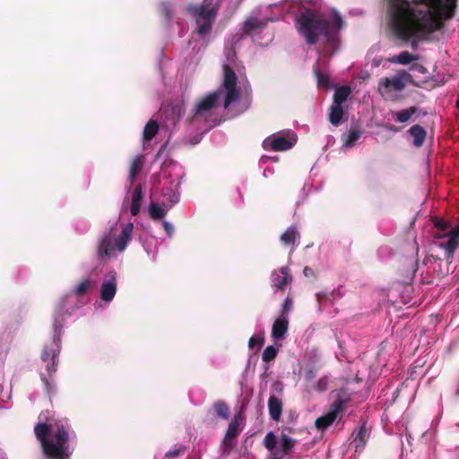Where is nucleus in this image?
Listing matches in <instances>:
<instances>
[{
    "mask_svg": "<svg viewBox=\"0 0 459 459\" xmlns=\"http://www.w3.org/2000/svg\"><path fill=\"white\" fill-rule=\"evenodd\" d=\"M310 4L301 0H284L270 4L264 11V18L251 17L246 22L245 30L254 37L268 22L277 21L288 13L297 17L298 30L306 42L318 45L320 55L331 56L340 48V32L346 23L336 9L322 14Z\"/></svg>",
    "mask_w": 459,
    "mask_h": 459,
    "instance_id": "f257e3e1",
    "label": "nucleus"
},
{
    "mask_svg": "<svg viewBox=\"0 0 459 459\" xmlns=\"http://www.w3.org/2000/svg\"><path fill=\"white\" fill-rule=\"evenodd\" d=\"M388 22L403 40L425 39L454 16L457 0H387Z\"/></svg>",
    "mask_w": 459,
    "mask_h": 459,
    "instance_id": "f03ea898",
    "label": "nucleus"
},
{
    "mask_svg": "<svg viewBox=\"0 0 459 459\" xmlns=\"http://www.w3.org/2000/svg\"><path fill=\"white\" fill-rule=\"evenodd\" d=\"M224 56L222 87L201 99L193 110L190 124L203 132L213 126L210 123L211 117L221 97L223 108L235 114L243 113L251 103L250 84L243 74L244 67L238 63L235 50L226 47Z\"/></svg>",
    "mask_w": 459,
    "mask_h": 459,
    "instance_id": "7ed1b4c3",
    "label": "nucleus"
},
{
    "mask_svg": "<svg viewBox=\"0 0 459 459\" xmlns=\"http://www.w3.org/2000/svg\"><path fill=\"white\" fill-rule=\"evenodd\" d=\"M71 427L66 419L39 422L34 432L44 455L49 459H69L74 448L69 445Z\"/></svg>",
    "mask_w": 459,
    "mask_h": 459,
    "instance_id": "20e7f679",
    "label": "nucleus"
},
{
    "mask_svg": "<svg viewBox=\"0 0 459 459\" xmlns=\"http://www.w3.org/2000/svg\"><path fill=\"white\" fill-rule=\"evenodd\" d=\"M134 224L126 222L119 228L117 222L104 232L100 238L97 255L100 260H110L122 254L128 247L134 232Z\"/></svg>",
    "mask_w": 459,
    "mask_h": 459,
    "instance_id": "39448f33",
    "label": "nucleus"
},
{
    "mask_svg": "<svg viewBox=\"0 0 459 459\" xmlns=\"http://www.w3.org/2000/svg\"><path fill=\"white\" fill-rule=\"evenodd\" d=\"M64 305L62 304L54 315L53 332L54 336L51 342L46 344L41 353V359L46 363V370L49 377H52L57 369V358L60 352L61 346V322L62 311Z\"/></svg>",
    "mask_w": 459,
    "mask_h": 459,
    "instance_id": "423d86ee",
    "label": "nucleus"
},
{
    "mask_svg": "<svg viewBox=\"0 0 459 459\" xmlns=\"http://www.w3.org/2000/svg\"><path fill=\"white\" fill-rule=\"evenodd\" d=\"M207 1L204 0L200 4H189L186 7V10L195 21V32L202 39H205L210 35L218 12V6L212 5Z\"/></svg>",
    "mask_w": 459,
    "mask_h": 459,
    "instance_id": "0eeeda50",
    "label": "nucleus"
},
{
    "mask_svg": "<svg viewBox=\"0 0 459 459\" xmlns=\"http://www.w3.org/2000/svg\"><path fill=\"white\" fill-rule=\"evenodd\" d=\"M434 225L437 229L434 235L435 245L445 250L446 259L449 261L459 246V225L448 230L449 223L438 218H435Z\"/></svg>",
    "mask_w": 459,
    "mask_h": 459,
    "instance_id": "6e6552de",
    "label": "nucleus"
},
{
    "mask_svg": "<svg viewBox=\"0 0 459 459\" xmlns=\"http://www.w3.org/2000/svg\"><path fill=\"white\" fill-rule=\"evenodd\" d=\"M408 80L409 74L404 71L382 77L378 81L377 91L385 100H397L405 89Z\"/></svg>",
    "mask_w": 459,
    "mask_h": 459,
    "instance_id": "1a4fd4ad",
    "label": "nucleus"
},
{
    "mask_svg": "<svg viewBox=\"0 0 459 459\" xmlns=\"http://www.w3.org/2000/svg\"><path fill=\"white\" fill-rule=\"evenodd\" d=\"M296 142V134L288 130L273 134L265 138L263 142V147L267 151L282 152L292 148Z\"/></svg>",
    "mask_w": 459,
    "mask_h": 459,
    "instance_id": "9d476101",
    "label": "nucleus"
},
{
    "mask_svg": "<svg viewBox=\"0 0 459 459\" xmlns=\"http://www.w3.org/2000/svg\"><path fill=\"white\" fill-rule=\"evenodd\" d=\"M117 273L115 271H110L108 273H106L102 283L100 285V299L101 301H104L108 304H109L116 293H117Z\"/></svg>",
    "mask_w": 459,
    "mask_h": 459,
    "instance_id": "9b49d317",
    "label": "nucleus"
},
{
    "mask_svg": "<svg viewBox=\"0 0 459 459\" xmlns=\"http://www.w3.org/2000/svg\"><path fill=\"white\" fill-rule=\"evenodd\" d=\"M344 410V402L341 398H337L331 405L329 411L322 415L316 420L317 429L324 430L330 426L337 418V416Z\"/></svg>",
    "mask_w": 459,
    "mask_h": 459,
    "instance_id": "f8f14e48",
    "label": "nucleus"
},
{
    "mask_svg": "<svg viewBox=\"0 0 459 459\" xmlns=\"http://www.w3.org/2000/svg\"><path fill=\"white\" fill-rule=\"evenodd\" d=\"M289 329V315H280L273 322L271 336L274 341L285 338Z\"/></svg>",
    "mask_w": 459,
    "mask_h": 459,
    "instance_id": "ddd939ff",
    "label": "nucleus"
},
{
    "mask_svg": "<svg viewBox=\"0 0 459 459\" xmlns=\"http://www.w3.org/2000/svg\"><path fill=\"white\" fill-rule=\"evenodd\" d=\"M272 286L276 290H283L290 281L291 276L287 266L281 267L280 273L277 271H273L271 276Z\"/></svg>",
    "mask_w": 459,
    "mask_h": 459,
    "instance_id": "4468645a",
    "label": "nucleus"
},
{
    "mask_svg": "<svg viewBox=\"0 0 459 459\" xmlns=\"http://www.w3.org/2000/svg\"><path fill=\"white\" fill-rule=\"evenodd\" d=\"M299 232L296 226H290L281 235V241L284 246L290 247L293 251L299 243Z\"/></svg>",
    "mask_w": 459,
    "mask_h": 459,
    "instance_id": "2eb2a0df",
    "label": "nucleus"
},
{
    "mask_svg": "<svg viewBox=\"0 0 459 459\" xmlns=\"http://www.w3.org/2000/svg\"><path fill=\"white\" fill-rule=\"evenodd\" d=\"M368 429L365 424L359 426L351 435V446H352L356 451L364 447L366 444Z\"/></svg>",
    "mask_w": 459,
    "mask_h": 459,
    "instance_id": "dca6fc26",
    "label": "nucleus"
},
{
    "mask_svg": "<svg viewBox=\"0 0 459 459\" xmlns=\"http://www.w3.org/2000/svg\"><path fill=\"white\" fill-rule=\"evenodd\" d=\"M268 410L271 419L278 421L282 412L281 400L275 395H271L268 400Z\"/></svg>",
    "mask_w": 459,
    "mask_h": 459,
    "instance_id": "f3484780",
    "label": "nucleus"
},
{
    "mask_svg": "<svg viewBox=\"0 0 459 459\" xmlns=\"http://www.w3.org/2000/svg\"><path fill=\"white\" fill-rule=\"evenodd\" d=\"M178 186L174 187L169 186L166 187L162 190V203L163 205H167L168 207H172L179 201V193L177 189Z\"/></svg>",
    "mask_w": 459,
    "mask_h": 459,
    "instance_id": "a211bd4d",
    "label": "nucleus"
},
{
    "mask_svg": "<svg viewBox=\"0 0 459 459\" xmlns=\"http://www.w3.org/2000/svg\"><path fill=\"white\" fill-rule=\"evenodd\" d=\"M361 131L358 128H351L348 132L342 134V148L350 149L354 146L356 142L360 138Z\"/></svg>",
    "mask_w": 459,
    "mask_h": 459,
    "instance_id": "6ab92c4d",
    "label": "nucleus"
},
{
    "mask_svg": "<svg viewBox=\"0 0 459 459\" xmlns=\"http://www.w3.org/2000/svg\"><path fill=\"white\" fill-rule=\"evenodd\" d=\"M408 132L413 138V145L416 147L422 146L427 135L425 129L419 125H414L409 129Z\"/></svg>",
    "mask_w": 459,
    "mask_h": 459,
    "instance_id": "aec40b11",
    "label": "nucleus"
},
{
    "mask_svg": "<svg viewBox=\"0 0 459 459\" xmlns=\"http://www.w3.org/2000/svg\"><path fill=\"white\" fill-rule=\"evenodd\" d=\"M169 208L170 207L167 205H163V203L157 204L152 202L148 207L149 215L152 220L162 219L165 217Z\"/></svg>",
    "mask_w": 459,
    "mask_h": 459,
    "instance_id": "412c9836",
    "label": "nucleus"
},
{
    "mask_svg": "<svg viewBox=\"0 0 459 459\" xmlns=\"http://www.w3.org/2000/svg\"><path fill=\"white\" fill-rule=\"evenodd\" d=\"M143 199V192L142 186L137 185L132 195V202H131V214L133 216H136L141 210V203Z\"/></svg>",
    "mask_w": 459,
    "mask_h": 459,
    "instance_id": "4be33fe9",
    "label": "nucleus"
},
{
    "mask_svg": "<svg viewBox=\"0 0 459 459\" xmlns=\"http://www.w3.org/2000/svg\"><path fill=\"white\" fill-rule=\"evenodd\" d=\"M344 113L345 111L342 108V105L333 103L329 112V120L331 124L335 126H339L342 122Z\"/></svg>",
    "mask_w": 459,
    "mask_h": 459,
    "instance_id": "5701e85b",
    "label": "nucleus"
},
{
    "mask_svg": "<svg viewBox=\"0 0 459 459\" xmlns=\"http://www.w3.org/2000/svg\"><path fill=\"white\" fill-rule=\"evenodd\" d=\"M418 57L411 55L408 51H403L399 55L386 58V61L394 64L408 65L411 62L417 60Z\"/></svg>",
    "mask_w": 459,
    "mask_h": 459,
    "instance_id": "b1692460",
    "label": "nucleus"
},
{
    "mask_svg": "<svg viewBox=\"0 0 459 459\" xmlns=\"http://www.w3.org/2000/svg\"><path fill=\"white\" fill-rule=\"evenodd\" d=\"M159 125L155 120L151 119L143 128V143L151 141L158 133Z\"/></svg>",
    "mask_w": 459,
    "mask_h": 459,
    "instance_id": "393cba45",
    "label": "nucleus"
},
{
    "mask_svg": "<svg viewBox=\"0 0 459 459\" xmlns=\"http://www.w3.org/2000/svg\"><path fill=\"white\" fill-rule=\"evenodd\" d=\"M239 433V423L238 419L235 417L229 424V427L226 431V435L224 437L225 444H230L231 440L236 438Z\"/></svg>",
    "mask_w": 459,
    "mask_h": 459,
    "instance_id": "a878e982",
    "label": "nucleus"
},
{
    "mask_svg": "<svg viewBox=\"0 0 459 459\" xmlns=\"http://www.w3.org/2000/svg\"><path fill=\"white\" fill-rule=\"evenodd\" d=\"M417 112V108L411 107L409 108L402 109L393 112V118L399 123H405Z\"/></svg>",
    "mask_w": 459,
    "mask_h": 459,
    "instance_id": "bb28decb",
    "label": "nucleus"
},
{
    "mask_svg": "<svg viewBox=\"0 0 459 459\" xmlns=\"http://www.w3.org/2000/svg\"><path fill=\"white\" fill-rule=\"evenodd\" d=\"M351 91L349 86L339 87L335 90L333 94V103H337L339 105H342L347 99L349 98Z\"/></svg>",
    "mask_w": 459,
    "mask_h": 459,
    "instance_id": "cd10ccee",
    "label": "nucleus"
},
{
    "mask_svg": "<svg viewBox=\"0 0 459 459\" xmlns=\"http://www.w3.org/2000/svg\"><path fill=\"white\" fill-rule=\"evenodd\" d=\"M169 116L171 117V121L175 125L183 115L185 114V107L183 103L173 104L169 109L167 110Z\"/></svg>",
    "mask_w": 459,
    "mask_h": 459,
    "instance_id": "c85d7f7f",
    "label": "nucleus"
},
{
    "mask_svg": "<svg viewBox=\"0 0 459 459\" xmlns=\"http://www.w3.org/2000/svg\"><path fill=\"white\" fill-rule=\"evenodd\" d=\"M143 165V159L142 156H136L134 158L131 167H130V171H129V179L131 182L134 179L135 176L142 169Z\"/></svg>",
    "mask_w": 459,
    "mask_h": 459,
    "instance_id": "c756f323",
    "label": "nucleus"
},
{
    "mask_svg": "<svg viewBox=\"0 0 459 459\" xmlns=\"http://www.w3.org/2000/svg\"><path fill=\"white\" fill-rule=\"evenodd\" d=\"M213 410L216 415L223 420H227L230 416V409L228 405L222 401L214 403Z\"/></svg>",
    "mask_w": 459,
    "mask_h": 459,
    "instance_id": "7c9ffc66",
    "label": "nucleus"
},
{
    "mask_svg": "<svg viewBox=\"0 0 459 459\" xmlns=\"http://www.w3.org/2000/svg\"><path fill=\"white\" fill-rule=\"evenodd\" d=\"M314 73L316 77L317 84L319 87L328 88L330 86L329 77L327 74L319 70L318 65L314 66Z\"/></svg>",
    "mask_w": 459,
    "mask_h": 459,
    "instance_id": "2f4dec72",
    "label": "nucleus"
},
{
    "mask_svg": "<svg viewBox=\"0 0 459 459\" xmlns=\"http://www.w3.org/2000/svg\"><path fill=\"white\" fill-rule=\"evenodd\" d=\"M93 287L92 281L86 279L74 287L73 292L76 295H82Z\"/></svg>",
    "mask_w": 459,
    "mask_h": 459,
    "instance_id": "473e14b6",
    "label": "nucleus"
},
{
    "mask_svg": "<svg viewBox=\"0 0 459 459\" xmlns=\"http://www.w3.org/2000/svg\"><path fill=\"white\" fill-rule=\"evenodd\" d=\"M277 353L278 348L273 345L267 346L263 351L262 359L265 362H270L275 359Z\"/></svg>",
    "mask_w": 459,
    "mask_h": 459,
    "instance_id": "72a5a7b5",
    "label": "nucleus"
},
{
    "mask_svg": "<svg viewBox=\"0 0 459 459\" xmlns=\"http://www.w3.org/2000/svg\"><path fill=\"white\" fill-rule=\"evenodd\" d=\"M340 296H341V293L338 290L331 291V292H329L327 290H323V291L317 293V299L320 302L323 300L333 301L336 299V297H340Z\"/></svg>",
    "mask_w": 459,
    "mask_h": 459,
    "instance_id": "f704fd0d",
    "label": "nucleus"
},
{
    "mask_svg": "<svg viewBox=\"0 0 459 459\" xmlns=\"http://www.w3.org/2000/svg\"><path fill=\"white\" fill-rule=\"evenodd\" d=\"M280 445L283 453L288 454L294 446V440L291 437L283 435L281 438Z\"/></svg>",
    "mask_w": 459,
    "mask_h": 459,
    "instance_id": "c9c22d12",
    "label": "nucleus"
},
{
    "mask_svg": "<svg viewBox=\"0 0 459 459\" xmlns=\"http://www.w3.org/2000/svg\"><path fill=\"white\" fill-rule=\"evenodd\" d=\"M264 443V446L268 450L272 451L273 449H274V447L276 446V437L272 431H270L266 434Z\"/></svg>",
    "mask_w": 459,
    "mask_h": 459,
    "instance_id": "e433bc0d",
    "label": "nucleus"
},
{
    "mask_svg": "<svg viewBox=\"0 0 459 459\" xmlns=\"http://www.w3.org/2000/svg\"><path fill=\"white\" fill-rule=\"evenodd\" d=\"M160 9L163 13L167 21H170L172 19L173 7L169 2H162L160 4Z\"/></svg>",
    "mask_w": 459,
    "mask_h": 459,
    "instance_id": "4c0bfd02",
    "label": "nucleus"
},
{
    "mask_svg": "<svg viewBox=\"0 0 459 459\" xmlns=\"http://www.w3.org/2000/svg\"><path fill=\"white\" fill-rule=\"evenodd\" d=\"M328 383H329L328 377H323L316 382L313 388L318 392H324L327 389Z\"/></svg>",
    "mask_w": 459,
    "mask_h": 459,
    "instance_id": "58836bf2",
    "label": "nucleus"
},
{
    "mask_svg": "<svg viewBox=\"0 0 459 459\" xmlns=\"http://www.w3.org/2000/svg\"><path fill=\"white\" fill-rule=\"evenodd\" d=\"M292 307L293 301L290 297H287L281 305V311L280 315H288L289 312L292 309Z\"/></svg>",
    "mask_w": 459,
    "mask_h": 459,
    "instance_id": "ea45409f",
    "label": "nucleus"
},
{
    "mask_svg": "<svg viewBox=\"0 0 459 459\" xmlns=\"http://www.w3.org/2000/svg\"><path fill=\"white\" fill-rule=\"evenodd\" d=\"M263 342V337L252 336L248 341V347L253 350L256 345L261 346Z\"/></svg>",
    "mask_w": 459,
    "mask_h": 459,
    "instance_id": "a19ab883",
    "label": "nucleus"
},
{
    "mask_svg": "<svg viewBox=\"0 0 459 459\" xmlns=\"http://www.w3.org/2000/svg\"><path fill=\"white\" fill-rule=\"evenodd\" d=\"M169 167H171L173 169H176L178 168V164L173 161L164 162V164L161 168V173H162L163 177L169 176V173H167V169Z\"/></svg>",
    "mask_w": 459,
    "mask_h": 459,
    "instance_id": "79ce46f5",
    "label": "nucleus"
},
{
    "mask_svg": "<svg viewBox=\"0 0 459 459\" xmlns=\"http://www.w3.org/2000/svg\"><path fill=\"white\" fill-rule=\"evenodd\" d=\"M277 157H272V156H267V155H264L261 157L260 160H259V165L260 167H263V166H265L267 165L270 161H273V162H276L277 161Z\"/></svg>",
    "mask_w": 459,
    "mask_h": 459,
    "instance_id": "37998d69",
    "label": "nucleus"
},
{
    "mask_svg": "<svg viewBox=\"0 0 459 459\" xmlns=\"http://www.w3.org/2000/svg\"><path fill=\"white\" fill-rule=\"evenodd\" d=\"M162 226H163L164 230L167 233V235L169 237H171L173 235V232H174L173 225L170 222L167 221H162Z\"/></svg>",
    "mask_w": 459,
    "mask_h": 459,
    "instance_id": "c03bdc74",
    "label": "nucleus"
},
{
    "mask_svg": "<svg viewBox=\"0 0 459 459\" xmlns=\"http://www.w3.org/2000/svg\"><path fill=\"white\" fill-rule=\"evenodd\" d=\"M41 379L45 383V386H46L48 393L50 394L54 391L53 384L43 374L41 375Z\"/></svg>",
    "mask_w": 459,
    "mask_h": 459,
    "instance_id": "a18cd8bd",
    "label": "nucleus"
},
{
    "mask_svg": "<svg viewBox=\"0 0 459 459\" xmlns=\"http://www.w3.org/2000/svg\"><path fill=\"white\" fill-rule=\"evenodd\" d=\"M181 450L180 449H170L169 450L167 453H166V457L168 458H174V457H177L179 454H180Z\"/></svg>",
    "mask_w": 459,
    "mask_h": 459,
    "instance_id": "49530a36",
    "label": "nucleus"
},
{
    "mask_svg": "<svg viewBox=\"0 0 459 459\" xmlns=\"http://www.w3.org/2000/svg\"><path fill=\"white\" fill-rule=\"evenodd\" d=\"M273 389L275 392L281 393V392H282V390H283V384H282L281 381H276V382L273 385Z\"/></svg>",
    "mask_w": 459,
    "mask_h": 459,
    "instance_id": "de8ad7c7",
    "label": "nucleus"
},
{
    "mask_svg": "<svg viewBox=\"0 0 459 459\" xmlns=\"http://www.w3.org/2000/svg\"><path fill=\"white\" fill-rule=\"evenodd\" d=\"M315 371L313 369H309L308 371H307L305 378L307 381H311L315 377Z\"/></svg>",
    "mask_w": 459,
    "mask_h": 459,
    "instance_id": "09e8293b",
    "label": "nucleus"
},
{
    "mask_svg": "<svg viewBox=\"0 0 459 459\" xmlns=\"http://www.w3.org/2000/svg\"><path fill=\"white\" fill-rule=\"evenodd\" d=\"M273 173H274V169H271V168H265V169H264V176L265 178H267V177H269V176L273 175Z\"/></svg>",
    "mask_w": 459,
    "mask_h": 459,
    "instance_id": "8fccbe9b",
    "label": "nucleus"
},
{
    "mask_svg": "<svg viewBox=\"0 0 459 459\" xmlns=\"http://www.w3.org/2000/svg\"><path fill=\"white\" fill-rule=\"evenodd\" d=\"M381 62L382 60L380 58H373L372 62H371V65L373 67H378L380 65H381Z\"/></svg>",
    "mask_w": 459,
    "mask_h": 459,
    "instance_id": "3c124183",
    "label": "nucleus"
},
{
    "mask_svg": "<svg viewBox=\"0 0 459 459\" xmlns=\"http://www.w3.org/2000/svg\"><path fill=\"white\" fill-rule=\"evenodd\" d=\"M303 273H304L305 276H310V275H312V274H313V270H312L311 268H309V267L306 266V267L304 268Z\"/></svg>",
    "mask_w": 459,
    "mask_h": 459,
    "instance_id": "603ef678",
    "label": "nucleus"
},
{
    "mask_svg": "<svg viewBox=\"0 0 459 459\" xmlns=\"http://www.w3.org/2000/svg\"><path fill=\"white\" fill-rule=\"evenodd\" d=\"M88 229V223L87 222H83V228L82 230V231H84Z\"/></svg>",
    "mask_w": 459,
    "mask_h": 459,
    "instance_id": "864d4df0",
    "label": "nucleus"
},
{
    "mask_svg": "<svg viewBox=\"0 0 459 459\" xmlns=\"http://www.w3.org/2000/svg\"><path fill=\"white\" fill-rule=\"evenodd\" d=\"M456 106L459 108V94H458V97H457V100H456Z\"/></svg>",
    "mask_w": 459,
    "mask_h": 459,
    "instance_id": "5fc2aeb1",
    "label": "nucleus"
},
{
    "mask_svg": "<svg viewBox=\"0 0 459 459\" xmlns=\"http://www.w3.org/2000/svg\"><path fill=\"white\" fill-rule=\"evenodd\" d=\"M3 392V386L0 385V394Z\"/></svg>",
    "mask_w": 459,
    "mask_h": 459,
    "instance_id": "6e6d98bb",
    "label": "nucleus"
}]
</instances>
